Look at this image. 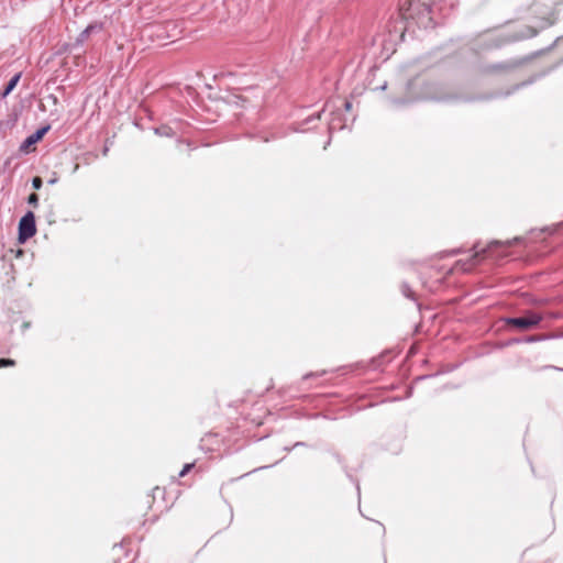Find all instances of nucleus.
<instances>
[{
    "label": "nucleus",
    "mask_w": 563,
    "mask_h": 563,
    "mask_svg": "<svg viewBox=\"0 0 563 563\" xmlns=\"http://www.w3.org/2000/svg\"><path fill=\"white\" fill-rule=\"evenodd\" d=\"M543 320V314L534 310H526L521 316L503 318L501 327L508 331H529L537 329Z\"/></svg>",
    "instance_id": "obj_1"
},
{
    "label": "nucleus",
    "mask_w": 563,
    "mask_h": 563,
    "mask_svg": "<svg viewBox=\"0 0 563 563\" xmlns=\"http://www.w3.org/2000/svg\"><path fill=\"white\" fill-rule=\"evenodd\" d=\"M518 241V239H514V241H506V242H500V241H493L488 244V246L486 249H481L478 250V246L475 245L474 246V254L470 257V260L467 262H464V261H459L457 262V265H461V269L464 271V272H467L470 271L473 266H475L476 264L479 263V258L483 254H486L488 252L492 251L493 247L495 246H498V245H506V246H510L512 245L514 242Z\"/></svg>",
    "instance_id": "obj_2"
},
{
    "label": "nucleus",
    "mask_w": 563,
    "mask_h": 563,
    "mask_svg": "<svg viewBox=\"0 0 563 563\" xmlns=\"http://www.w3.org/2000/svg\"><path fill=\"white\" fill-rule=\"evenodd\" d=\"M36 232L35 218L33 212L29 211L19 223V240L24 242L32 238Z\"/></svg>",
    "instance_id": "obj_3"
},
{
    "label": "nucleus",
    "mask_w": 563,
    "mask_h": 563,
    "mask_svg": "<svg viewBox=\"0 0 563 563\" xmlns=\"http://www.w3.org/2000/svg\"><path fill=\"white\" fill-rule=\"evenodd\" d=\"M48 129H49L48 126L42 128V129L37 130L35 133L27 136L25 139V141L23 142V144L21 145V148L22 150L26 148L30 145H33L36 142H38L44 136V134L48 131Z\"/></svg>",
    "instance_id": "obj_4"
},
{
    "label": "nucleus",
    "mask_w": 563,
    "mask_h": 563,
    "mask_svg": "<svg viewBox=\"0 0 563 563\" xmlns=\"http://www.w3.org/2000/svg\"><path fill=\"white\" fill-rule=\"evenodd\" d=\"M21 78V74H16L14 75L8 82L5 89L3 90L2 92V96L5 97L8 96L14 88L15 86L18 85L19 80Z\"/></svg>",
    "instance_id": "obj_5"
},
{
    "label": "nucleus",
    "mask_w": 563,
    "mask_h": 563,
    "mask_svg": "<svg viewBox=\"0 0 563 563\" xmlns=\"http://www.w3.org/2000/svg\"><path fill=\"white\" fill-rule=\"evenodd\" d=\"M195 467V463H187L184 465L183 470L179 472L178 476H186L192 468Z\"/></svg>",
    "instance_id": "obj_6"
},
{
    "label": "nucleus",
    "mask_w": 563,
    "mask_h": 563,
    "mask_svg": "<svg viewBox=\"0 0 563 563\" xmlns=\"http://www.w3.org/2000/svg\"><path fill=\"white\" fill-rule=\"evenodd\" d=\"M325 374V371H321V372H310L308 374H306L303 377H302V380H308L312 377H320L322 375Z\"/></svg>",
    "instance_id": "obj_7"
},
{
    "label": "nucleus",
    "mask_w": 563,
    "mask_h": 563,
    "mask_svg": "<svg viewBox=\"0 0 563 563\" xmlns=\"http://www.w3.org/2000/svg\"><path fill=\"white\" fill-rule=\"evenodd\" d=\"M15 362L11 358H0V368L13 366Z\"/></svg>",
    "instance_id": "obj_8"
},
{
    "label": "nucleus",
    "mask_w": 563,
    "mask_h": 563,
    "mask_svg": "<svg viewBox=\"0 0 563 563\" xmlns=\"http://www.w3.org/2000/svg\"><path fill=\"white\" fill-rule=\"evenodd\" d=\"M93 30L92 25L87 26L81 33H80V41H84L87 38L90 34V32Z\"/></svg>",
    "instance_id": "obj_9"
},
{
    "label": "nucleus",
    "mask_w": 563,
    "mask_h": 563,
    "mask_svg": "<svg viewBox=\"0 0 563 563\" xmlns=\"http://www.w3.org/2000/svg\"><path fill=\"white\" fill-rule=\"evenodd\" d=\"M42 179L40 177H34L32 180V186L34 189H40L42 187Z\"/></svg>",
    "instance_id": "obj_10"
},
{
    "label": "nucleus",
    "mask_w": 563,
    "mask_h": 563,
    "mask_svg": "<svg viewBox=\"0 0 563 563\" xmlns=\"http://www.w3.org/2000/svg\"><path fill=\"white\" fill-rule=\"evenodd\" d=\"M457 366H459V364L444 365L441 372L449 373V372L453 371L454 368H456Z\"/></svg>",
    "instance_id": "obj_11"
},
{
    "label": "nucleus",
    "mask_w": 563,
    "mask_h": 563,
    "mask_svg": "<svg viewBox=\"0 0 563 563\" xmlns=\"http://www.w3.org/2000/svg\"><path fill=\"white\" fill-rule=\"evenodd\" d=\"M37 201H38V197H37V195H36V194H32V195H30V197H29V203H31V205H36V203H37Z\"/></svg>",
    "instance_id": "obj_12"
},
{
    "label": "nucleus",
    "mask_w": 563,
    "mask_h": 563,
    "mask_svg": "<svg viewBox=\"0 0 563 563\" xmlns=\"http://www.w3.org/2000/svg\"><path fill=\"white\" fill-rule=\"evenodd\" d=\"M333 456L335 457V460L338 461L339 464H341L344 468H345V465H344V460L343 457L341 456V454L334 452L333 453Z\"/></svg>",
    "instance_id": "obj_13"
},
{
    "label": "nucleus",
    "mask_w": 563,
    "mask_h": 563,
    "mask_svg": "<svg viewBox=\"0 0 563 563\" xmlns=\"http://www.w3.org/2000/svg\"><path fill=\"white\" fill-rule=\"evenodd\" d=\"M307 444L305 442H296L294 445H292V449L294 448H302V446H306Z\"/></svg>",
    "instance_id": "obj_14"
},
{
    "label": "nucleus",
    "mask_w": 563,
    "mask_h": 563,
    "mask_svg": "<svg viewBox=\"0 0 563 563\" xmlns=\"http://www.w3.org/2000/svg\"><path fill=\"white\" fill-rule=\"evenodd\" d=\"M345 108H346V110L351 109V103L349 101L345 102Z\"/></svg>",
    "instance_id": "obj_15"
},
{
    "label": "nucleus",
    "mask_w": 563,
    "mask_h": 563,
    "mask_svg": "<svg viewBox=\"0 0 563 563\" xmlns=\"http://www.w3.org/2000/svg\"><path fill=\"white\" fill-rule=\"evenodd\" d=\"M356 490H357V494L360 495L361 488H360V484L358 483H356Z\"/></svg>",
    "instance_id": "obj_16"
},
{
    "label": "nucleus",
    "mask_w": 563,
    "mask_h": 563,
    "mask_svg": "<svg viewBox=\"0 0 563 563\" xmlns=\"http://www.w3.org/2000/svg\"><path fill=\"white\" fill-rule=\"evenodd\" d=\"M56 179L48 180V184H55Z\"/></svg>",
    "instance_id": "obj_17"
},
{
    "label": "nucleus",
    "mask_w": 563,
    "mask_h": 563,
    "mask_svg": "<svg viewBox=\"0 0 563 563\" xmlns=\"http://www.w3.org/2000/svg\"><path fill=\"white\" fill-rule=\"evenodd\" d=\"M428 376H420L418 377L419 380L427 378Z\"/></svg>",
    "instance_id": "obj_18"
},
{
    "label": "nucleus",
    "mask_w": 563,
    "mask_h": 563,
    "mask_svg": "<svg viewBox=\"0 0 563 563\" xmlns=\"http://www.w3.org/2000/svg\"><path fill=\"white\" fill-rule=\"evenodd\" d=\"M379 527H382V530L385 532V527H383V523H379Z\"/></svg>",
    "instance_id": "obj_19"
},
{
    "label": "nucleus",
    "mask_w": 563,
    "mask_h": 563,
    "mask_svg": "<svg viewBox=\"0 0 563 563\" xmlns=\"http://www.w3.org/2000/svg\"><path fill=\"white\" fill-rule=\"evenodd\" d=\"M379 527H382V530L385 532V527H383V523H379Z\"/></svg>",
    "instance_id": "obj_20"
},
{
    "label": "nucleus",
    "mask_w": 563,
    "mask_h": 563,
    "mask_svg": "<svg viewBox=\"0 0 563 563\" xmlns=\"http://www.w3.org/2000/svg\"><path fill=\"white\" fill-rule=\"evenodd\" d=\"M346 475H347V477H350L353 481V478H352L351 474H349V472H346Z\"/></svg>",
    "instance_id": "obj_21"
},
{
    "label": "nucleus",
    "mask_w": 563,
    "mask_h": 563,
    "mask_svg": "<svg viewBox=\"0 0 563 563\" xmlns=\"http://www.w3.org/2000/svg\"><path fill=\"white\" fill-rule=\"evenodd\" d=\"M560 371H563V368H559Z\"/></svg>",
    "instance_id": "obj_22"
}]
</instances>
